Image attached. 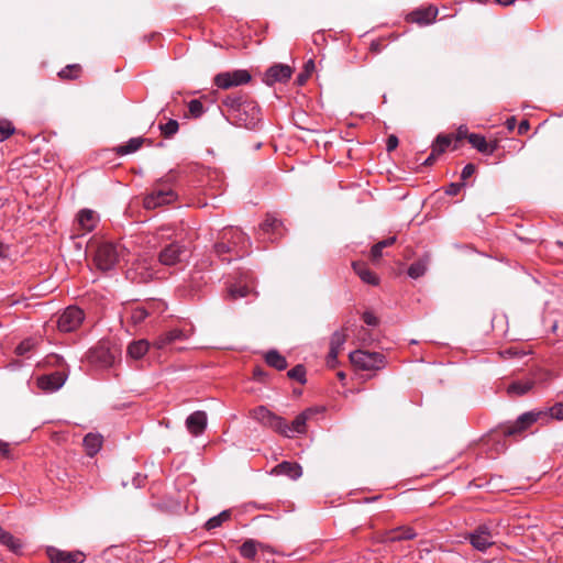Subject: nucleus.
Instances as JSON below:
<instances>
[{
	"mask_svg": "<svg viewBox=\"0 0 563 563\" xmlns=\"http://www.w3.org/2000/svg\"><path fill=\"white\" fill-rule=\"evenodd\" d=\"M126 250L118 243L103 242L95 254V263L100 271L113 269L121 261H124Z\"/></svg>",
	"mask_w": 563,
	"mask_h": 563,
	"instance_id": "1",
	"label": "nucleus"
},
{
	"mask_svg": "<svg viewBox=\"0 0 563 563\" xmlns=\"http://www.w3.org/2000/svg\"><path fill=\"white\" fill-rule=\"evenodd\" d=\"M231 518V511L230 510H223L219 515L211 517L206 522V529L212 530L218 527H220L223 522L228 521Z\"/></svg>",
	"mask_w": 563,
	"mask_h": 563,
	"instance_id": "34",
	"label": "nucleus"
},
{
	"mask_svg": "<svg viewBox=\"0 0 563 563\" xmlns=\"http://www.w3.org/2000/svg\"><path fill=\"white\" fill-rule=\"evenodd\" d=\"M80 71V66L77 64L68 65L65 68H63L58 75L60 78L64 79H74L77 78Z\"/></svg>",
	"mask_w": 563,
	"mask_h": 563,
	"instance_id": "42",
	"label": "nucleus"
},
{
	"mask_svg": "<svg viewBox=\"0 0 563 563\" xmlns=\"http://www.w3.org/2000/svg\"><path fill=\"white\" fill-rule=\"evenodd\" d=\"M252 291V288L247 284H232L228 288V297L232 300L247 297Z\"/></svg>",
	"mask_w": 563,
	"mask_h": 563,
	"instance_id": "27",
	"label": "nucleus"
},
{
	"mask_svg": "<svg viewBox=\"0 0 563 563\" xmlns=\"http://www.w3.org/2000/svg\"><path fill=\"white\" fill-rule=\"evenodd\" d=\"M133 482H134V485H135L136 487H140V486H141V482H142V479H141V477H140V476H137V477H135V478L133 479Z\"/></svg>",
	"mask_w": 563,
	"mask_h": 563,
	"instance_id": "64",
	"label": "nucleus"
},
{
	"mask_svg": "<svg viewBox=\"0 0 563 563\" xmlns=\"http://www.w3.org/2000/svg\"><path fill=\"white\" fill-rule=\"evenodd\" d=\"M251 80V75L245 69H238L233 71H225L218 74L214 78V84L221 89H229L240 85L247 84Z\"/></svg>",
	"mask_w": 563,
	"mask_h": 563,
	"instance_id": "7",
	"label": "nucleus"
},
{
	"mask_svg": "<svg viewBox=\"0 0 563 563\" xmlns=\"http://www.w3.org/2000/svg\"><path fill=\"white\" fill-rule=\"evenodd\" d=\"M288 377L291 379H296L301 384L306 383V369L303 365H296L288 372Z\"/></svg>",
	"mask_w": 563,
	"mask_h": 563,
	"instance_id": "43",
	"label": "nucleus"
},
{
	"mask_svg": "<svg viewBox=\"0 0 563 563\" xmlns=\"http://www.w3.org/2000/svg\"><path fill=\"white\" fill-rule=\"evenodd\" d=\"M273 473L298 479L302 475V468L298 463L284 461L274 467Z\"/></svg>",
	"mask_w": 563,
	"mask_h": 563,
	"instance_id": "21",
	"label": "nucleus"
},
{
	"mask_svg": "<svg viewBox=\"0 0 563 563\" xmlns=\"http://www.w3.org/2000/svg\"><path fill=\"white\" fill-rule=\"evenodd\" d=\"M155 305L154 301H150L146 305L132 307L129 312L130 321L134 325L141 324L150 314H151V306Z\"/></svg>",
	"mask_w": 563,
	"mask_h": 563,
	"instance_id": "22",
	"label": "nucleus"
},
{
	"mask_svg": "<svg viewBox=\"0 0 563 563\" xmlns=\"http://www.w3.org/2000/svg\"><path fill=\"white\" fill-rule=\"evenodd\" d=\"M540 412H525L520 415L514 424L503 429V433L506 437H511L521 433L533 424L540 417Z\"/></svg>",
	"mask_w": 563,
	"mask_h": 563,
	"instance_id": "10",
	"label": "nucleus"
},
{
	"mask_svg": "<svg viewBox=\"0 0 563 563\" xmlns=\"http://www.w3.org/2000/svg\"><path fill=\"white\" fill-rule=\"evenodd\" d=\"M398 146V139L396 135H389L386 143V150L388 152L394 151Z\"/></svg>",
	"mask_w": 563,
	"mask_h": 563,
	"instance_id": "53",
	"label": "nucleus"
},
{
	"mask_svg": "<svg viewBox=\"0 0 563 563\" xmlns=\"http://www.w3.org/2000/svg\"><path fill=\"white\" fill-rule=\"evenodd\" d=\"M427 268H428V258L427 257L420 258V260L413 262L409 266L408 275L413 279L419 278L426 274Z\"/></svg>",
	"mask_w": 563,
	"mask_h": 563,
	"instance_id": "33",
	"label": "nucleus"
},
{
	"mask_svg": "<svg viewBox=\"0 0 563 563\" xmlns=\"http://www.w3.org/2000/svg\"><path fill=\"white\" fill-rule=\"evenodd\" d=\"M417 537L416 531L411 527L401 526L391 529L385 533V542H398L404 540H412Z\"/></svg>",
	"mask_w": 563,
	"mask_h": 563,
	"instance_id": "19",
	"label": "nucleus"
},
{
	"mask_svg": "<svg viewBox=\"0 0 563 563\" xmlns=\"http://www.w3.org/2000/svg\"><path fill=\"white\" fill-rule=\"evenodd\" d=\"M239 126L255 129L261 121V110L253 101H246L230 119Z\"/></svg>",
	"mask_w": 563,
	"mask_h": 563,
	"instance_id": "2",
	"label": "nucleus"
},
{
	"mask_svg": "<svg viewBox=\"0 0 563 563\" xmlns=\"http://www.w3.org/2000/svg\"><path fill=\"white\" fill-rule=\"evenodd\" d=\"M221 239L229 241L238 256H242L246 253V247L250 244V239L241 230L235 228L224 230Z\"/></svg>",
	"mask_w": 563,
	"mask_h": 563,
	"instance_id": "9",
	"label": "nucleus"
},
{
	"mask_svg": "<svg viewBox=\"0 0 563 563\" xmlns=\"http://www.w3.org/2000/svg\"><path fill=\"white\" fill-rule=\"evenodd\" d=\"M340 352L338 351H334V350H330L329 351V354H328V357H327V364L328 366L330 367H334L338 363V355H339Z\"/></svg>",
	"mask_w": 563,
	"mask_h": 563,
	"instance_id": "52",
	"label": "nucleus"
},
{
	"mask_svg": "<svg viewBox=\"0 0 563 563\" xmlns=\"http://www.w3.org/2000/svg\"><path fill=\"white\" fill-rule=\"evenodd\" d=\"M291 68L285 64H276L269 67L264 75V82L273 86L276 82H285L291 77Z\"/></svg>",
	"mask_w": 563,
	"mask_h": 563,
	"instance_id": "13",
	"label": "nucleus"
},
{
	"mask_svg": "<svg viewBox=\"0 0 563 563\" xmlns=\"http://www.w3.org/2000/svg\"><path fill=\"white\" fill-rule=\"evenodd\" d=\"M99 222V214L91 209H82L77 214V223L82 233L91 232Z\"/></svg>",
	"mask_w": 563,
	"mask_h": 563,
	"instance_id": "17",
	"label": "nucleus"
},
{
	"mask_svg": "<svg viewBox=\"0 0 563 563\" xmlns=\"http://www.w3.org/2000/svg\"><path fill=\"white\" fill-rule=\"evenodd\" d=\"M0 453L3 455L8 453V444L5 442H2L1 440H0Z\"/></svg>",
	"mask_w": 563,
	"mask_h": 563,
	"instance_id": "61",
	"label": "nucleus"
},
{
	"mask_svg": "<svg viewBox=\"0 0 563 563\" xmlns=\"http://www.w3.org/2000/svg\"><path fill=\"white\" fill-rule=\"evenodd\" d=\"M153 274L151 272H146V274L141 273V280L146 282L148 278H152Z\"/></svg>",
	"mask_w": 563,
	"mask_h": 563,
	"instance_id": "62",
	"label": "nucleus"
},
{
	"mask_svg": "<svg viewBox=\"0 0 563 563\" xmlns=\"http://www.w3.org/2000/svg\"><path fill=\"white\" fill-rule=\"evenodd\" d=\"M176 198V194L172 189H154L144 199L146 209H154L159 206L170 203Z\"/></svg>",
	"mask_w": 563,
	"mask_h": 563,
	"instance_id": "11",
	"label": "nucleus"
},
{
	"mask_svg": "<svg viewBox=\"0 0 563 563\" xmlns=\"http://www.w3.org/2000/svg\"><path fill=\"white\" fill-rule=\"evenodd\" d=\"M363 321L369 327H375L378 324V318L371 311H365L363 313Z\"/></svg>",
	"mask_w": 563,
	"mask_h": 563,
	"instance_id": "48",
	"label": "nucleus"
},
{
	"mask_svg": "<svg viewBox=\"0 0 563 563\" xmlns=\"http://www.w3.org/2000/svg\"><path fill=\"white\" fill-rule=\"evenodd\" d=\"M383 255V250L377 245H373L371 250V256L374 262L378 261Z\"/></svg>",
	"mask_w": 563,
	"mask_h": 563,
	"instance_id": "54",
	"label": "nucleus"
},
{
	"mask_svg": "<svg viewBox=\"0 0 563 563\" xmlns=\"http://www.w3.org/2000/svg\"><path fill=\"white\" fill-rule=\"evenodd\" d=\"M308 76H309V75H307V73L300 74V75L298 76V81H299L300 84H303Z\"/></svg>",
	"mask_w": 563,
	"mask_h": 563,
	"instance_id": "63",
	"label": "nucleus"
},
{
	"mask_svg": "<svg viewBox=\"0 0 563 563\" xmlns=\"http://www.w3.org/2000/svg\"><path fill=\"white\" fill-rule=\"evenodd\" d=\"M352 266L354 272L364 283L373 286L378 284V277L367 267L365 263L354 262Z\"/></svg>",
	"mask_w": 563,
	"mask_h": 563,
	"instance_id": "24",
	"label": "nucleus"
},
{
	"mask_svg": "<svg viewBox=\"0 0 563 563\" xmlns=\"http://www.w3.org/2000/svg\"><path fill=\"white\" fill-rule=\"evenodd\" d=\"M438 156H439V154H437L435 152L432 151L431 154L426 158L423 164L424 165H432Z\"/></svg>",
	"mask_w": 563,
	"mask_h": 563,
	"instance_id": "58",
	"label": "nucleus"
},
{
	"mask_svg": "<svg viewBox=\"0 0 563 563\" xmlns=\"http://www.w3.org/2000/svg\"><path fill=\"white\" fill-rule=\"evenodd\" d=\"M282 227V222L273 217H267L265 221L261 224V230L264 234H275L279 228Z\"/></svg>",
	"mask_w": 563,
	"mask_h": 563,
	"instance_id": "36",
	"label": "nucleus"
},
{
	"mask_svg": "<svg viewBox=\"0 0 563 563\" xmlns=\"http://www.w3.org/2000/svg\"><path fill=\"white\" fill-rule=\"evenodd\" d=\"M314 70V62L312 59H309L305 63V73L307 75H311V73Z\"/></svg>",
	"mask_w": 563,
	"mask_h": 563,
	"instance_id": "57",
	"label": "nucleus"
},
{
	"mask_svg": "<svg viewBox=\"0 0 563 563\" xmlns=\"http://www.w3.org/2000/svg\"><path fill=\"white\" fill-rule=\"evenodd\" d=\"M102 445V437L100 434L88 433L84 438V446L89 456H93L99 452Z\"/></svg>",
	"mask_w": 563,
	"mask_h": 563,
	"instance_id": "26",
	"label": "nucleus"
},
{
	"mask_svg": "<svg viewBox=\"0 0 563 563\" xmlns=\"http://www.w3.org/2000/svg\"><path fill=\"white\" fill-rule=\"evenodd\" d=\"M34 346V343L32 340L27 339L22 341L15 349V353L18 355H25L27 352H30Z\"/></svg>",
	"mask_w": 563,
	"mask_h": 563,
	"instance_id": "46",
	"label": "nucleus"
},
{
	"mask_svg": "<svg viewBox=\"0 0 563 563\" xmlns=\"http://www.w3.org/2000/svg\"><path fill=\"white\" fill-rule=\"evenodd\" d=\"M185 252L183 245L177 242L167 244L158 254V261L161 264L172 266L180 261V256Z\"/></svg>",
	"mask_w": 563,
	"mask_h": 563,
	"instance_id": "14",
	"label": "nucleus"
},
{
	"mask_svg": "<svg viewBox=\"0 0 563 563\" xmlns=\"http://www.w3.org/2000/svg\"><path fill=\"white\" fill-rule=\"evenodd\" d=\"M516 119L515 117H511V118H508L507 121H506V126L509 131H512L515 128H516Z\"/></svg>",
	"mask_w": 563,
	"mask_h": 563,
	"instance_id": "59",
	"label": "nucleus"
},
{
	"mask_svg": "<svg viewBox=\"0 0 563 563\" xmlns=\"http://www.w3.org/2000/svg\"><path fill=\"white\" fill-rule=\"evenodd\" d=\"M462 187H463V183H452L449 185L445 192L450 196H456L460 192Z\"/></svg>",
	"mask_w": 563,
	"mask_h": 563,
	"instance_id": "51",
	"label": "nucleus"
},
{
	"mask_svg": "<svg viewBox=\"0 0 563 563\" xmlns=\"http://www.w3.org/2000/svg\"><path fill=\"white\" fill-rule=\"evenodd\" d=\"M66 382V375L62 372H55L49 375L41 376L37 379V386L44 391H56L58 390Z\"/></svg>",
	"mask_w": 563,
	"mask_h": 563,
	"instance_id": "16",
	"label": "nucleus"
},
{
	"mask_svg": "<svg viewBox=\"0 0 563 563\" xmlns=\"http://www.w3.org/2000/svg\"><path fill=\"white\" fill-rule=\"evenodd\" d=\"M14 133V126L10 121L0 120V141L9 139Z\"/></svg>",
	"mask_w": 563,
	"mask_h": 563,
	"instance_id": "44",
	"label": "nucleus"
},
{
	"mask_svg": "<svg viewBox=\"0 0 563 563\" xmlns=\"http://www.w3.org/2000/svg\"><path fill=\"white\" fill-rule=\"evenodd\" d=\"M495 2L497 4H500V5H504V7H507V5H510L515 2V0H495Z\"/></svg>",
	"mask_w": 563,
	"mask_h": 563,
	"instance_id": "60",
	"label": "nucleus"
},
{
	"mask_svg": "<svg viewBox=\"0 0 563 563\" xmlns=\"http://www.w3.org/2000/svg\"><path fill=\"white\" fill-rule=\"evenodd\" d=\"M150 343L142 339L137 341H133L128 346V356L133 360H140L142 358L148 351Z\"/></svg>",
	"mask_w": 563,
	"mask_h": 563,
	"instance_id": "25",
	"label": "nucleus"
},
{
	"mask_svg": "<svg viewBox=\"0 0 563 563\" xmlns=\"http://www.w3.org/2000/svg\"><path fill=\"white\" fill-rule=\"evenodd\" d=\"M533 384L529 380L527 382H515L508 387L509 394L515 395H525L532 388Z\"/></svg>",
	"mask_w": 563,
	"mask_h": 563,
	"instance_id": "38",
	"label": "nucleus"
},
{
	"mask_svg": "<svg viewBox=\"0 0 563 563\" xmlns=\"http://www.w3.org/2000/svg\"><path fill=\"white\" fill-rule=\"evenodd\" d=\"M117 355V351L100 344L90 350L89 361L101 368H109L115 364Z\"/></svg>",
	"mask_w": 563,
	"mask_h": 563,
	"instance_id": "8",
	"label": "nucleus"
},
{
	"mask_svg": "<svg viewBox=\"0 0 563 563\" xmlns=\"http://www.w3.org/2000/svg\"><path fill=\"white\" fill-rule=\"evenodd\" d=\"M186 427L194 435H199L207 427V415L205 411H195L186 419Z\"/></svg>",
	"mask_w": 563,
	"mask_h": 563,
	"instance_id": "18",
	"label": "nucleus"
},
{
	"mask_svg": "<svg viewBox=\"0 0 563 563\" xmlns=\"http://www.w3.org/2000/svg\"><path fill=\"white\" fill-rule=\"evenodd\" d=\"M251 416L254 420L258 421L265 427L272 428L276 432H288L287 421L272 412L265 406H258L251 411Z\"/></svg>",
	"mask_w": 563,
	"mask_h": 563,
	"instance_id": "5",
	"label": "nucleus"
},
{
	"mask_svg": "<svg viewBox=\"0 0 563 563\" xmlns=\"http://www.w3.org/2000/svg\"><path fill=\"white\" fill-rule=\"evenodd\" d=\"M438 14V9L434 7H428L419 9L410 13V20L419 25H428L432 23Z\"/></svg>",
	"mask_w": 563,
	"mask_h": 563,
	"instance_id": "20",
	"label": "nucleus"
},
{
	"mask_svg": "<svg viewBox=\"0 0 563 563\" xmlns=\"http://www.w3.org/2000/svg\"><path fill=\"white\" fill-rule=\"evenodd\" d=\"M495 536L488 525H479L467 533L466 539L475 550L486 552L495 544Z\"/></svg>",
	"mask_w": 563,
	"mask_h": 563,
	"instance_id": "4",
	"label": "nucleus"
},
{
	"mask_svg": "<svg viewBox=\"0 0 563 563\" xmlns=\"http://www.w3.org/2000/svg\"><path fill=\"white\" fill-rule=\"evenodd\" d=\"M551 417L563 420V404H555L550 409Z\"/></svg>",
	"mask_w": 563,
	"mask_h": 563,
	"instance_id": "49",
	"label": "nucleus"
},
{
	"mask_svg": "<svg viewBox=\"0 0 563 563\" xmlns=\"http://www.w3.org/2000/svg\"><path fill=\"white\" fill-rule=\"evenodd\" d=\"M246 100H243L240 96H228L225 99H223L222 103L228 110V118L229 120L234 115L236 110L241 108Z\"/></svg>",
	"mask_w": 563,
	"mask_h": 563,
	"instance_id": "32",
	"label": "nucleus"
},
{
	"mask_svg": "<svg viewBox=\"0 0 563 563\" xmlns=\"http://www.w3.org/2000/svg\"><path fill=\"white\" fill-rule=\"evenodd\" d=\"M187 339V334L181 329H173L162 334L156 341L155 345L157 349H163L166 345Z\"/></svg>",
	"mask_w": 563,
	"mask_h": 563,
	"instance_id": "23",
	"label": "nucleus"
},
{
	"mask_svg": "<svg viewBox=\"0 0 563 563\" xmlns=\"http://www.w3.org/2000/svg\"><path fill=\"white\" fill-rule=\"evenodd\" d=\"M265 361L269 366L278 371H283L287 367L286 358L276 350L268 351L265 355Z\"/></svg>",
	"mask_w": 563,
	"mask_h": 563,
	"instance_id": "29",
	"label": "nucleus"
},
{
	"mask_svg": "<svg viewBox=\"0 0 563 563\" xmlns=\"http://www.w3.org/2000/svg\"><path fill=\"white\" fill-rule=\"evenodd\" d=\"M357 339L363 345H369L374 341L369 331L363 327L358 331Z\"/></svg>",
	"mask_w": 563,
	"mask_h": 563,
	"instance_id": "47",
	"label": "nucleus"
},
{
	"mask_svg": "<svg viewBox=\"0 0 563 563\" xmlns=\"http://www.w3.org/2000/svg\"><path fill=\"white\" fill-rule=\"evenodd\" d=\"M530 129V124L528 120H522L518 125V134L522 135L528 132Z\"/></svg>",
	"mask_w": 563,
	"mask_h": 563,
	"instance_id": "56",
	"label": "nucleus"
},
{
	"mask_svg": "<svg viewBox=\"0 0 563 563\" xmlns=\"http://www.w3.org/2000/svg\"><path fill=\"white\" fill-rule=\"evenodd\" d=\"M0 543L8 547L13 553H19L22 544L19 539H15L11 533L4 531L0 527Z\"/></svg>",
	"mask_w": 563,
	"mask_h": 563,
	"instance_id": "31",
	"label": "nucleus"
},
{
	"mask_svg": "<svg viewBox=\"0 0 563 563\" xmlns=\"http://www.w3.org/2000/svg\"><path fill=\"white\" fill-rule=\"evenodd\" d=\"M451 144V139L446 135H438L432 144V150L437 154H442L446 147Z\"/></svg>",
	"mask_w": 563,
	"mask_h": 563,
	"instance_id": "40",
	"label": "nucleus"
},
{
	"mask_svg": "<svg viewBox=\"0 0 563 563\" xmlns=\"http://www.w3.org/2000/svg\"><path fill=\"white\" fill-rule=\"evenodd\" d=\"M396 242V236H390L388 239H385L383 241H379L378 243H376L382 250L387 247V246H390L393 245L394 243Z\"/></svg>",
	"mask_w": 563,
	"mask_h": 563,
	"instance_id": "55",
	"label": "nucleus"
},
{
	"mask_svg": "<svg viewBox=\"0 0 563 563\" xmlns=\"http://www.w3.org/2000/svg\"><path fill=\"white\" fill-rule=\"evenodd\" d=\"M349 356L351 363L363 371H374L384 367L385 357L378 352L355 350Z\"/></svg>",
	"mask_w": 563,
	"mask_h": 563,
	"instance_id": "3",
	"label": "nucleus"
},
{
	"mask_svg": "<svg viewBox=\"0 0 563 563\" xmlns=\"http://www.w3.org/2000/svg\"><path fill=\"white\" fill-rule=\"evenodd\" d=\"M142 143H143V139H141V137L130 139L125 145H122L119 147L118 152L121 155L134 153L141 147Z\"/></svg>",
	"mask_w": 563,
	"mask_h": 563,
	"instance_id": "37",
	"label": "nucleus"
},
{
	"mask_svg": "<svg viewBox=\"0 0 563 563\" xmlns=\"http://www.w3.org/2000/svg\"><path fill=\"white\" fill-rule=\"evenodd\" d=\"M188 111L192 118H200L205 113V107L198 99H192L188 103Z\"/></svg>",
	"mask_w": 563,
	"mask_h": 563,
	"instance_id": "41",
	"label": "nucleus"
},
{
	"mask_svg": "<svg viewBox=\"0 0 563 563\" xmlns=\"http://www.w3.org/2000/svg\"><path fill=\"white\" fill-rule=\"evenodd\" d=\"M319 411L318 408H308L301 413H299L295 420L291 422V424L287 423V431L288 432H279L284 437L291 438L294 434H302L306 432V423L308 419H310L314 413Z\"/></svg>",
	"mask_w": 563,
	"mask_h": 563,
	"instance_id": "12",
	"label": "nucleus"
},
{
	"mask_svg": "<svg viewBox=\"0 0 563 563\" xmlns=\"http://www.w3.org/2000/svg\"><path fill=\"white\" fill-rule=\"evenodd\" d=\"M85 319V312L76 307L69 306L59 316L57 325L62 332H71L77 330Z\"/></svg>",
	"mask_w": 563,
	"mask_h": 563,
	"instance_id": "6",
	"label": "nucleus"
},
{
	"mask_svg": "<svg viewBox=\"0 0 563 563\" xmlns=\"http://www.w3.org/2000/svg\"><path fill=\"white\" fill-rule=\"evenodd\" d=\"M475 173V166L473 164H467L463 167L461 173L462 180H466Z\"/></svg>",
	"mask_w": 563,
	"mask_h": 563,
	"instance_id": "50",
	"label": "nucleus"
},
{
	"mask_svg": "<svg viewBox=\"0 0 563 563\" xmlns=\"http://www.w3.org/2000/svg\"><path fill=\"white\" fill-rule=\"evenodd\" d=\"M467 140L472 144V146L481 153L492 154L494 151L493 147L488 146L486 139L481 134L471 133L467 135Z\"/></svg>",
	"mask_w": 563,
	"mask_h": 563,
	"instance_id": "30",
	"label": "nucleus"
},
{
	"mask_svg": "<svg viewBox=\"0 0 563 563\" xmlns=\"http://www.w3.org/2000/svg\"><path fill=\"white\" fill-rule=\"evenodd\" d=\"M214 251H216V253H217L219 256H221V255H222V254H224V253H231V252H234V250L231 247V245H230L229 241L223 240V239H222V241H220V242L216 243V245H214Z\"/></svg>",
	"mask_w": 563,
	"mask_h": 563,
	"instance_id": "45",
	"label": "nucleus"
},
{
	"mask_svg": "<svg viewBox=\"0 0 563 563\" xmlns=\"http://www.w3.org/2000/svg\"><path fill=\"white\" fill-rule=\"evenodd\" d=\"M346 341V334L343 331H335L331 335L330 350L340 352Z\"/></svg>",
	"mask_w": 563,
	"mask_h": 563,
	"instance_id": "39",
	"label": "nucleus"
},
{
	"mask_svg": "<svg viewBox=\"0 0 563 563\" xmlns=\"http://www.w3.org/2000/svg\"><path fill=\"white\" fill-rule=\"evenodd\" d=\"M47 553L52 563H82L85 561V554L80 551L67 552L49 548Z\"/></svg>",
	"mask_w": 563,
	"mask_h": 563,
	"instance_id": "15",
	"label": "nucleus"
},
{
	"mask_svg": "<svg viewBox=\"0 0 563 563\" xmlns=\"http://www.w3.org/2000/svg\"><path fill=\"white\" fill-rule=\"evenodd\" d=\"M262 547V543H260L256 540L249 539L242 543L240 547V554L249 560H254L257 554L258 548Z\"/></svg>",
	"mask_w": 563,
	"mask_h": 563,
	"instance_id": "28",
	"label": "nucleus"
},
{
	"mask_svg": "<svg viewBox=\"0 0 563 563\" xmlns=\"http://www.w3.org/2000/svg\"><path fill=\"white\" fill-rule=\"evenodd\" d=\"M158 129L165 137L170 139L178 132L179 124L177 120L169 119L166 123L159 124Z\"/></svg>",
	"mask_w": 563,
	"mask_h": 563,
	"instance_id": "35",
	"label": "nucleus"
}]
</instances>
